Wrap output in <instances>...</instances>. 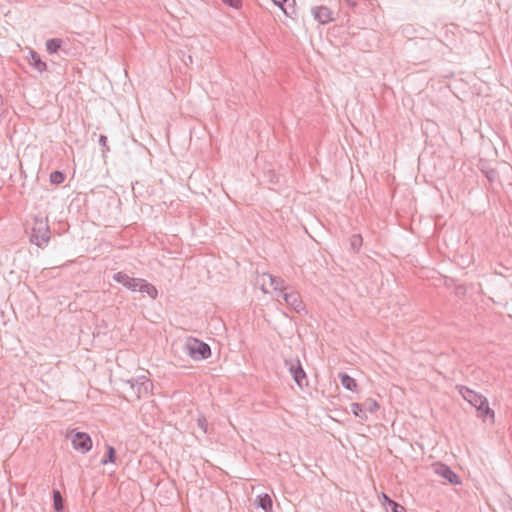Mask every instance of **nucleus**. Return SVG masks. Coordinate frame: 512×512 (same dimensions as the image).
<instances>
[{"label":"nucleus","mask_w":512,"mask_h":512,"mask_svg":"<svg viewBox=\"0 0 512 512\" xmlns=\"http://www.w3.org/2000/svg\"><path fill=\"white\" fill-rule=\"evenodd\" d=\"M323 12H326V9H324V8H320V9L318 10V12H317V17H319V18L321 19V21H322V22H326V21H327V19H326V18H325V19H322V18H321V13H323Z\"/></svg>","instance_id":"obj_24"},{"label":"nucleus","mask_w":512,"mask_h":512,"mask_svg":"<svg viewBox=\"0 0 512 512\" xmlns=\"http://www.w3.org/2000/svg\"><path fill=\"white\" fill-rule=\"evenodd\" d=\"M137 290L146 293L152 299H155L158 295L157 289L142 279L139 280Z\"/></svg>","instance_id":"obj_10"},{"label":"nucleus","mask_w":512,"mask_h":512,"mask_svg":"<svg viewBox=\"0 0 512 512\" xmlns=\"http://www.w3.org/2000/svg\"><path fill=\"white\" fill-rule=\"evenodd\" d=\"M64 437L71 443L72 448L80 454H87L93 447L90 435L76 428L67 429Z\"/></svg>","instance_id":"obj_1"},{"label":"nucleus","mask_w":512,"mask_h":512,"mask_svg":"<svg viewBox=\"0 0 512 512\" xmlns=\"http://www.w3.org/2000/svg\"><path fill=\"white\" fill-rule=\"evenodd\" d=\"M284 301L286 302L287 305L293 307V309L296 310L297 312H300L301 310L304 309L303 302L300 298L299 293L297 292L292 291L289 293H285Z\"/></svg>","instance_id":"obj_7"},{"label":"nucleus","mask_w":512,"mask_h":512,"mask_svg":"<svg viewBox=\"0 0 512 512\" xmlns=\"http://www.w3.org/2000/svg\"><path fill=\"white\" fill-rule=\"evenodd\" d=\"M389 506L391 507L392 512H406L405 508L395 501H393Z\"/></svg>","instance_id":"obj_22"},{"label":"nucleus","mask_w":512,"mask_h":512,"mask_svg":"<svg viewBox=\"0 0 512 512\" xmlns=\"http://www.w3.org/2000/svg\"><path fill=\"white\" fill-rule=\"evenodd\" d=\"M351 410H352V413L356 417H360L362 419H367V414H366L367 412L365 411L363 404L353 403L351 405Z\"/></svg>","instance_id":"obj_17"},{"label":"nucleus","mask_w":512,"mask_h":512,"mask_svg":"<svg viewBox=\"0 0 512 512\" xmlns=\"http://www.w3.org/2000/svg\"><path fill=\"white\" fill-rule=\"evenodd\" d=\"M436 473L447 479L451 484H460L459 477L447 466L441 465L436 469Z\"/></svg>","instance_id":"obj_8"},{"label":"nucleus","mask_w":512,"mask_h":512,"mask_svg":"<svg viewBox=\"0 0 512 512\" xmlns=\"http://www.w3.org/2000/svg\"><path fill=\"white\" fill-rule=\"evenodd\" d=\"M381 498H382V500H383V502H382V505H383V506H385L386 504H387V505H390V504L393 502V500H391V499H390L386 494H384V493H382Z\"/></svg>","instance_id":"obj_23"},{"label":"nucleus","mask_w":512,"mask_h":512,"mask_svg":"<svg viewBox=\"0 0 512 512\" xmlns=\"http://www.w3.org/2000/svg\"><path fill=\"white\" fill-rule=\"evenodd\" d=\"M114 280L132 291H137L140 279L132 278L123 272H118L114 275Z\"/></svg>","instance_id":"obj_5"},{"label":"nucleus","mask_w":512,"mask_h":512,"mask_svg":"<svg viewBox=\"0 0 512 512\" xmlns=\"http://www.w3.org/2000/svg\"><path fill=\"white\" fill-rule=\"evenodd\" d=\"M340 380H341L342 385L347 390L355 391L357 389V383H356L355 379H353L349 375H347L345 373L340 374Z\"/></svg>","instance_id":"obj_13"},{"label":"nucleus","mask_w":512,"mask_h":512,"mask_svg":"<svg viewBox=\"0 0 512 512\" xmlns=\"http://www.w3.org/2000/svg\"><path fill=\"white\" fill-rule=\"evenodd\" d=\"M257 285L263 293L269 294L284 288V280L268 273H262L257 278Z\"/></svg>","instance_id":"obj_3"},{"label":"nucleus","mask_w":512,"mask_h":512,"mask_svg":"<svg viewBox=\"0 0 512 512\" xmlns=\"http://www.w3.org/2000/svg\"><path fill=\"white\" fill-rule=\"evenodd\" d=\"M477 402H479V406H477V410L479 411V416L486 421L488 418L494 421V411L489 407V404L485 398L477 397Z\"/></svg>","instance_id":"obj_6"},{"label":"nucleus","mask_w":512,"mask_h":512,"mask_svg":"<svg viewBox=\"0 0 512 512\" xmlns=\"http://www.w3.org/2000/svg\"><path fill=\"white\" fill-rule=\"evenodd\" d=\"M53 504L54 508L57 512H61L63 509V498L59 491H54L53 493Z\"/></svg>","instance_id":"obj_19"},{"label":"nucleus","mask_w":512,"mask_h":512,"mask_svg":"<svg viewBox=\"0 0 512 512\" xmlns=\"http://www.w3.org/2000/svg\"><path fill=\"white\" fill-rule=\"evenodd\" d=\"M30 65L34 67L38 72H44L47 69V65L43 62L40 56L33 50H29V57L27 58Z\"/></svg>","instance_id":"obj_9"},{"label":"nucleus","mask_w":512,"mask_h":512,"mask_svg":"<svg viewBox=\"0 0 512 512\" xmlns=\"http://www.w3.org/2000/svg\"><path fill=\"white\" fill-rule=\"evenodd\" d=\"M281 10L286 14L290 15L294 11L295 0H272Z\"/></svg>","instance_id":"obj_12"},{"label":"nucleus","mask_w":512,"mask_h":512,"mask_svg":"<svg viewBox=\"0 0 512 512\" xmlns=\"http://www.w3.org/2000/svg\"><path fill=\"white\" fill-rule=\"evenodd\" d=\"M49 240V228L45 220H34L31 228V241L41 247Z\"/></svg>","instance_id":"obj_4"},{"label":"nucleus","mask_w":512,"mask_h":512,"mask_svg":"<svg viewBox=\"0 0 512 512\" xmlns=\"http://www.w3.org/2000/svg\"><path fill=\"white\" fill-rule=\"evenodd\" d=\"M222 2L236 10L240 9L242 7V1L241 0H222Z\"/></svg>","instance_id":"obj_21"},{"label":"nucleus","mask_w":512,"mask_h":512,"mask_svg":"<svg viewBox=\"0 0 512 512\" xmlns=\"http://www.w3.org/2000/svg\"><path fill=\"white\" fill-rule=\"evenodd\" d=\"M290 370H291V373L293 375V378H294L295 382L300 387H302L303 386V381L306 378V374H305L303 368L301 367V365L298 363L296 366L291 367Z\"/></svg>","instance_id":"obj_11"},{"label":"nucleus","mask_w":512,"mask_h":512,"mask_svg":"<svg viewBox=\"0 0 512 512\" xmlns=\"http://www.w3.org/2000/svg\"><path fill=\"white\" fill-rule=\"evenodd\" d=\"M64 179V174L59 171H55L50 174V181L53 184H61Z\"/></svg>","instance_id":"obj_20"},{"label":"nucleus","mask_w":512,"mask_h":512,"mask_svg":"<svg viewBox=\"0 0 512 512\" xmlns=\"http://www.w3.org/2000/svg\"><path fill=\"white\" fill-rule=\"evenodd\" d=\"M62 41L60 39H49L46 42V49L49 53H56L61 47Z\"/></svg>","instance_id":"obj_18"},{"label":"nucleus","mask_w":512,"mask_h":512,"mask_svg":"<svg viewBox=\"0 0 512 512\" xmlns=\"http://www.w3.org/2000/svg\"><path fill=\"white\" fill-rule=\"evenodd\" d=\"M258 505L265 511L271 512L272 510V499L268 494L258 496Z\"/></svg>","instance_id":"obj_14"},{"label":"nucleus","mask_w":512,"mask_h":512,"mask_svg":"<svg viewBox=\"0 0 512 512\" xmlns=\"http://www.w3.org/2000/svg\"><path fill=\"white\" fill-rule=\"evenodd\" d=\"M363 406L365 408V411L369 413L376 412L380 407L379 403L373 398H367L363 403Z\"/></svg>","instance_id":"obj_16"},{"label":"nucleus","mask_w":512,"mask_h":512,"mask_svg":"<svg viewBox=\"0 0 512 512\" xmlns=\"http://www.w3.org/2000/svg\"><path fill=\"white\" fill-rule=\"evenodd\" d=\"M186 350L188 355L194 360H204L211 356L209 345L195 338L187 340Z\"/></svg>","instance_id":"obj_2"},{"label":"nucleus","mask_w":512,"mask_h":512,"mask_svg":"<svg viewBox=\"0 0 512 512\" xmlns=\"http://www.w3.org/2000/svg\"><path fill=\"white\" fill-rule=\"evenodd\" d=\"M477 395L474 396L473 400H470V402L477 408L479 406V402H477Z\"/></svg>","instance_id":"obj_25"},{"label":"nucleus","mask_w":512,"mask_h":512,"mask_svg":"<svg viewBox=\"0 0 512 512\" xmlns=\"http://www.w3.org/2000/svg\"><path fill=\"white\" fill-rule=\"evenodd\" d=\"M106 449H107V455L106 457L102 460V465H107L108 463H111V464H114L116 462V451L115 449L110 446V445H106Z\"/></svg>","instance_id":"obj_15"}]
</instances>
